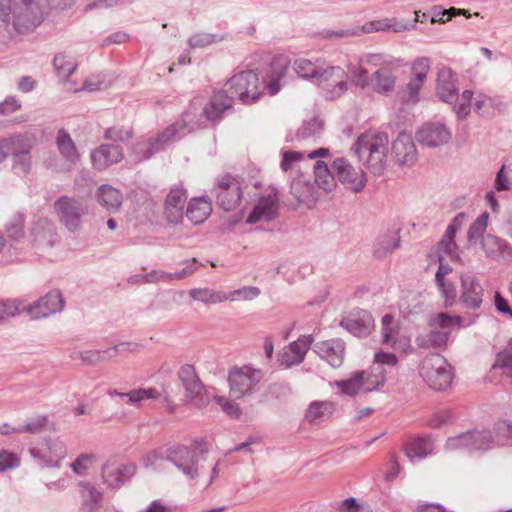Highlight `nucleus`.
I'll use <instances>...</instances> for the list:
<instances>
[{"instance_id":"1","label":"nucleus","mask_w":512,"mask_h":512,"mask_svg":"<svg viewBox=\"0 0 512 512\" xmlns=\"http://www.w3.org/2000/svg\"><path fill=\"white\" fill-rule=\"evenodd\" d=\"M225 89L213 92L210 101L205 105L203 114L208 121H219L225 111L232 109L234 99L243 104L256 102L262 94V83L253 70L241 71L228 79Z\"/></svg>"},{"instance_id":"2","label":"nucleus","mask_w":512,"mask_h":512,"mask_svg":"<svg viewBox=\"0 0 512 512\" xmlns=\"http://www.w3.org/2000/svg\"><path fill=\"white\" fill-rule=\"evenodd\" d=\"M388 144L386 133L368 131L357 138L351 150L359 161L366 160L367 168L373 175L379 176L386 169Z\"/></svg>"},{"instance_id":"3","label":"nucleus","mask_w":512,"mask_h":512,"mask_svg":"<svg viewBox=\"0 0 512 512\" xmlns=\"http://www.w3.org/2000/svg\"><path fill=\"white\" fill-rule=\"evenodd\" d=\"M46 13V0H14L13 26L18 33H27L42 23Z\"/></svg>"},{"instance_id":"4","label":"nucleus","mask_w":512,"mask_h":512,"mask_svg":"<svg viewBox=\"0 0 512 512\" xmlns=\"http://www.w3.org/2000/svg\"><path fill=\"white\" fill-rule=\"evenodd\" d=\"M419 374L428 386L437 391L447 389L453 379L452 368L440 354H430L419 365Z\"/></svg>"},{"instance_id":"5","label":"nucleus","mask_w":512,"mask_h":512,"mask_svg":"<svg viewBox=\"0 0 512 512\" xmlns=\"http://www.w3.org/2000/svg\"><path fill=\"white\" fill-rule=\"evenodd\" d=\"M53 208L59 223L70 233L81 230L83 219L89 213L88 205L84 201L66 195L59 197Z\"/></svg>"},{"instance_id":"6","label":"nucleus","mask_w":512,"mask_h":512,"mask_svg":"<svg viewBox=\"0 0 512 512\" xmlns=\"http://www.w3.org/2000/svg\"><path fill=\"white\" fill-rule=\"evenodd\" d=\"M263 373L251 366L234 368L230 371L228 382L230 395L235 399L250 396L262 380Z\"/></svg>"},{"instance_id":"7","label":"nucleus","mask_w":512,"mask_h":512,"mask_svg":"<svg viewBox=\"0 0 512 512\" xmlns=\"http://www.w3.org/2000/svg\"><path fill=\"white\" fill-rule=\"evenodd\" d=\"M445 448L449 451H487L493 449L492 431L490 429L464 432L446 441Z\"/></svg>"},{"instance_id":"8","label":"nucleus","mask_w":512,"mask_h":512,"mask_svg":"<svg viewBox=\"0 0 512 512\" xmlns=\"http://www.w3.org/2000/svg\"><path fill=\"white\" fill-rule=\"evenodd\" d=\"M243 192L239 179L226 174L218 179L211 191V196L216 199L217 205L225 211L235 210L242 198Z\"/></svg>"},{"instance_id":"9","label":"nucleus","mask_w":512,"mask_h":512,"mask_svg":"<svg viewBox=\"0 0 512 512\" xmlns=\"http://www.w3.org/2000/svg\"><path fill=\"white\" fill-rule=\"evenodd\" d=\"M165 458L171 462L183 475L194 480L200 475L198 454L196 448L186 445H176L166 450Z\"/></svg>"},{"instance_id":"10","label":"nucleus","mask_w":512,"mask_h":512,"mask_svg":"<svg viewBox=\"0 0 512 512\" xmlns=\"http://www.w3.org/2000/svg\"><path fill=\"white\" fill-rule=\"evenodd\" d=\"M194 128L195 125L191 124L190 113L185 112L180 120L166 127L156 137L150 138L154 151L157 153L163 151L171 142L181 139L187 133L193 131Z\"/></svg>"},{"instance_id":"11","label":"nucleus","mask_w":512,"mask_h":512,"mask_svg":"<svg viewBox=\"0 0 512 512\" xmlns=\"http://www.w3.org/2000/svg\"><path fill=\"white\" fill-rule=\"evenodd\" d=\"M332 169L338 181L345 188L357 193L365 187L367 180L364 171L362 169L356 170L347 159L336 158L332 162Z\"/></svg>"},{"instance_id":"12","label":"nucleus","mask_w":512,"mask_h":512,"mask_svg":"<svg viewBox=\"0 0 512 512\" xmlns=\"http://www.w3.org/2000/svg\"><path fill=\"white\" fill-rule=\"evenodd\" d=\"M340 326L356 337H366L374 328V319L368 311L356 308L342 317Z\"/></svg>"},{"instance_id":"13","label":"nucleus","mask_w":512,"mask_h":512,"mask_svg":"<svg viewBox=\"0 0 512 512\" xmlns=\"http://www.w3.org/2000/svg\"><path fill=\"white\" fill-rule=\"evenodd\" d=\"M461 295L460 303L463 307L477 310L483 302L484 289L475 275L470 273L461 274Z\"/></svg>"},{"instance_id":"14","label":"nucleus","mask_w":512,"mask_h":512,"mask_svg":"<svg viewBox=\"0 0 512 512\" xmlns=\"http://www.w3.org/2000/svg\"><path fill=\"white\" fill-rule=\"evenodd\" d=\"M278 191L272 189L268 195L259 198L258 203L254 206L246 219L247 224H254L258 221L270 222L278 215Z\"/></svg>"},{"instance_id":"15","label":"nucleus","mask_w":512,"mask_h":512,"mask_svg":"<svg viewBox=\"0 0 512 512\" xmlns=\"http://www.w3.org/2000/svg\"><path fill=\"white\" fill-rule=\"evenodd\" d=\"M64 303L60 291L52 290L29 306L27 311L33 319L46 318L62 311Z\"/></svg>"},{"instance_id":"16","label":"nucleus","mask_w":512,"mask_h":512,"mask_svg":"<svg viewBox=\"0 0 512 512\" xmlns=\"http://www.w3.org/2000/svg\"><path fill=\"white\" fill-rule=\"evenodd\" d=\"M345 349L346 344L340 338L320 341L313 346V351L333 368H338L343 364Z\"/></svg>"},{"instance_id":"17","label":"nucleus","mask_w":512,"mask_h":512,"mask_svg":"<svg viewBox=\"0 0 512 512\" xmlns=\"http://www.w3.org/2000/svg\"><path fill=\"white\" fill-rule=\"evenodd\" d=\"M417 141L426 147H438L449 142L450 131L441 123H426L416 133Z\"/></svg>"},{"instance_id":"18","label":"nucleus","mask_w":512,"mask_h":512,"mask_svg":"<svg viewBox=\"0 0 512 512\" xmlns=\"http://www.w3.org/2000/svg\"><path fill=\"white\" fill-rule=\"evenodd\" d=\"M436 93L443 102L448 104H452L459 100V92L456 87L455 75L450 68L445 66L438 68Z\"/></svg>"},{"instance_id":"19","label":"nucleus","mask_w":512,"mask_h":512,"mask_svg":"<svg viewBox=\"0 0 512 512\" xmlns=\"http://www.w3.org/2000/svg\"><path fill=\"white\" fill-rule=\"evenodd\" d=\"M392 156L399 165L411 166L416 162L417 150L409 134L401 132L393 141Z\"/></svg>"},{"instance_id":"20","label":"nucleus","mask_w":512,"mask_h":512,"mask_svg":"<svg viewBox=\"0 0 512 512\" xmlns=\"http://www.w3.org/2000/svg\"><path fill=\"white\" fill-rule=\"evenodd\" d=\"M123 156V148L117 144H102L90 154L94 168L99 171L120 162Z\"/></svg>"},{"instance_id":"21","label":"nucleus","mask_w":512,"mask_h":512,"mask_svg":"<svg viewBox=\"0 0 512 512\" xmlns=\"http://www.w3.org/2000/svg\"><path fill=\"white\" fill-rule=\"evenodd\" d=\"M138 348L137 343H120L106 350H87L79 352L81 360L88 365H96L106 360L116 357L118 354L130 351L134 352Z\"/></svg>"},{"instance_id":"22","label":"nucleus","mask_w":512,"mask_h":512,"mask_svg":"<svg viewBox=\"0 0 512 512\" xmlns=\"http://www.w3.org/2000/svg\"><path fill=\"white\" fill-rule=\"evenodd\" d=\"M312 343V335H302L296 341L291 342L281 355V364L289 368L302 363Z\"/></svg>"},{"instance_id":"23","label":"nucleus","mask_w":512,"mask_h":512,"mask_svg":"<svg viewBox=\"0 0 512 512\" xmlns=\"http://www.w3.org/2000/svg\"><path fill=\"white\" fill-rule=\"evenodd\" d=\"M186 200L187 195L183 188L174 187L170 190L166 197L164 207V214L169 223L178 224L181 222Z\"/></svg>"},{"instance_id":"24","label":"nucleus","mask_w":512,"mask_h":512,"mask_svg":"<svg viewBox=\"0 0 512 512\" xmlns=\"http://www.w3.org/2000/svg\"><path fill=\"white\" fill-rule=\"evenodd\" d=\"M135 472L132 464L116 466L114 461L108 460L102 467V478L111 488L119 487L125 483Z\"/></svg>"},{"instance_id":"25","label":"nucleus","mask_w":512,"mask_h":512,"mask_svg":"<svg viewBox=\"0 0 512 512\" xmlns=\"http://www.w3.org/2000/svg\"><path fill=\"white\" fill-rule=\"evenodd\" d=\"M31 234L34 245L42 248L52 247L58 239L56 225L47 218L39 219L34 224Z\"/></svg>"},{"instance_id":"26","label":"nucleus","mask_w":512,"mask_h":512,"mask_svg":"<svg viewBox=\"0 0 512 512\" xmlns=\"http://www.w3.org/2000/svg\"><path fill=\"white\" fill-rule=\"evenodd\" d=\"M290 193L298 204L311 208L318 199V192L313 182L305 177H298L291 182Z\"/></svg>"},{"instance_id":"27","label":"nucleus","mask_w":512,"mask_h":512,"mask_svg":"<svg viewBox=\"0 0 512 512\" xmlns=\"http://www.w3.org/2000/svg\"><path fill=\"white\" fill-rule=\"evenodd\" d=\"M35 140L28 134H17L0 141V148L8 156H17L24 153H29L33 148Z\"/></svg>"},{"instance_id":"28","label":"nucleus","mask_w":512,"mask_h":512,"mask_svg":"<svg viewBox=\"0 0 512 512\" xmlns=\"http://www.w3.org/2000/svg\"><path fill=\"white\" fill-rule=\"evenodd\" d=\"M430 330L417 336L416 344L424 349H443L446 347L450 335L449 329L434 327L429 321Z\"/></svg>"},{"instance_id":"29","label":"nucleus","mask_w":512,"mask_h":512,"mask_svg":"<svg viewBox=\"0 0 512 512\" xmlns=\"http://www.w3.org/2000/svg\"><path fill=\"white\" fill-rule=\"evenodd\" d=\"M322 129V121L314 117L309 121L303 122L302 126L297 130L295 136L291 138L287 137L286 141L295 143L297 146L306 142H315L320 137Z\"/></svg>"},{"instance_id":"30","label":"nucleus","mask_w":512,"mask_h":512,"mask_svg":"<svg viewBox=\"0 0 512 512\" xmlns=\"http://www.w3.org/2000/svg\"><path fill=\"white\" fill-rule=\"evenodd\" d=\"M56 145L69 168H72L79 160L80 155L69 133L60 129L56 136Z\"/></svg>"},{"instance_id":"31","label":"nucleus","mask_w":512,"mask_h":512,"mask_svg":"<svg viewBox=\"0 0 512 512\" xmlns=\"http://www.w3.org/2000/svg\"><path fill=\"white\" fill-rule=\"evenodd\" d=\"M482 249L486 256L493 260H498L504 256H512V247L505 240L492 234L483 237Z\"/></svg>"},{"instance_id":"32","label":"nucleus","mask_w":512,"mask_h":512,"mask_svg":"<svg viewBox=\"0 0 512 512\" xmlns=\"http://www.w3.org/2000/svg\"><path fill=\"white\" fill-rule=\"evenodd\" d=\"M314 185L326 192L332 191L336 187V175L331 167L322 161H316L314 165Z\"/></svg>"},{"instance_id":"33","label":"nucleus","mask_w":512,"mask_h":512,"mask_svg":"<svg viewBox=\"0 0 512 512\" xmlns=\"http://www.w3.org/2000/svg\"><path fill=\"white\" fill-rule=\"evenodd\" d=\"M212 210L211 202L205 197L191 199L187 205L186 216L194 224L204 222Z\"/></svg>"},{"instance_id":"34","label":"nucleus","mask_w":512,"mask_h":512,"mask_svg":"<svg viewBox=\"0 0 512 512\" xmlns=\"http://www.w3.org/2000/svg\"><path fill=\"white\" fill-rule=\"evenodd\" d=\"M370 82L377 93L388 94L394 89L395 76L391 69L382 67L372 74Z\"/></svg>"},{"instance_id":"35","label":"nucleus","mask_w":512,"mask_h":512,"mask_svg":"<svg viewBox=\"0 0 512 512\" xmlns=\"http://www.w3.org/2000/svg\"><path fill=\"white\" fill-rule=\"evenodd\" d=\"M82 497V512H95L102 501V493L89 483H80Z\"/></svg>"},{"instance_id":"36","label":"nucleus","mask_w":512,"mask_h":512,"mask_svg":"<svg viewBox=\"0 0 512 512\" xmlns=\"http://www.w3.org/2000/svg\"><path fill=\"white\" fill-rule=\"evenodd\" d=\"M400 246V236L398 232H391L379 236L374 246V256L378 259L385 258L394 249Z\"/></svg>"},{"instance_id":"37","label":"nucleus","mask_w":512,"mask_h":512,"mask_svg":"<svg viewBox=\"0 0 512 512\" xmlns=\"http://www.w3.org/2000/svg\"><path fill=\"white\" fill-rule=\"evenodd\" d=\"M108 394L110 396L127 398L128 403L131 405H139L144 400L156 399L159 396V392L155 388H139L125 393L117 390H109Z\"/></svg>"},{"instance_id":"38","label":"nucleus","mask_w":512,"mask_h":512,"mask_svg":"<svg viewBox=\"0 0 512 512\" xmlns=\"http://www.w3.org/2000/svg\"><path fill=\"white\" fill-rule=\"evenodd\" d=\"M373 32H377V27H376L375 21L365 23L361 27L339 29V30H325V31H323L322 35H323V38H325V39L334 40V39L358 36L361 33H373Z\"/></svg>"},{"instance_id":"39","label":"nucleus","mask_w":512,"mask_h":512,"mask_svg":"<svg viewBox=\"0 0 512 512\" xmlns=\"http://www.w3.org/2000/svg\"><path fill=\"white\" fill-rule=\"evenodd\" d=\"M363 372V387L364 392H371L379 390L385 383L384 370L380 365L372 366L370 371Z\"/></svg>"},{"instance_id":"40","label":"nucleus","mask_w":512,"mask_h":512,"mask_svg":"<svg viewBox=\"0 0 512 512\" xmlns=\"http://www.w3.org/2000/svg\"><path fill=\"white\" fill-rule=\"evenodd\" d=\"M97 196L101 205L112 210L118 209L122 202L120 191L110 185L99 187Z\"/></svg>"},{"instance_id":"41","label":"nucleus","mask_w":512,"mask_h":512,"mask_svg":"<svg viewBox=\"0 0 512 512\" xmlns=\"http://www.w3.org/2000/svg\"><path fill=\"white\" fill-rule=\"evenodd\" d=\"M345 78V71L339 66H318L314 81L323 89L328 86V82L333 83L336 79Z\"/></svg>"},{"instance_id":"42","label":"nucleus","mask_w":512,"mask_h":512,"mask_svg":"<svg viewBox=\"0 0 512 512\" xmlns=\"http://www.w3.org/2000/svg\"><path fill=\"white\" fill-rule=\"evenodd\" d=\"M432 452V443L429 438H414L405 448V453L410 459H423Z\"/></svg>"},{"instance_id":"43","label":"nucleus","mask_w":512,"mask_h":512,"mask_svg":"<svg viewBox=\"0 0 512 512\" xmlns=\"http://www.w3.org/2000/svg\"><path fill=\"white\" fill-rule=\"evenodd\" d=\"M492 442L494 448L497 446L512 445V424L499 421L492 429Z\"/></svg>"},{"instance_id":"44","label":"nucleus","mask_w":512,"mask_h":512,"mask_svg":"<svg viewBox=\"0 0 512 512\" xmlns=\"http://www.w3.org/2000/svg\"><path fill=\"white\" fill-rule=\"evenodd\" d=\"M186 401L196 408H203L209 404V396L202 382L195 384V387L185 388Z\"/></svg>"},{"instance_id":"45","label":"nucleus","mask_w":512,"mask_h":512,"mask_svg":"<svg viewBox=\"0 0 512 512\" xmlns=\"http://www.w3.org/2000/svg\"><path fill=\"white\" fill-rule=\"evenodd\" d=\"M457 231L458 230L456 228L449 224L444 235L436 246V250L443 252L447 257H450L451 259L457 256L455 253L457 245L454 240Z\"/></svg>"},{"instance_id":"46","label":"nucleus","mask_w":512,"mask_h":512,"mask_svg":"<svg viewBox=\"0 0 512 512\" xmlns=\"http://www.w3.org/2000/svg\"><path fill=\"white\" fill-rule=\"evenodd\" d=\"M332 406L333 405L330 402H312L306 411L305 417L312 424L319 423L322 421L326 413H331Z\"/></svg>"},{"instance_id":"47","label":"nucleus","mask_w":512,"mask_h":512,"mask_svg":"<svg viewBox=\"0 0 512 512\" xmlns=\"http://www.w3.org/2000/svg\"><path fill=\"white\" fill-rule=\"evenodd\" d=\"M54 69L59 77L67 80L77 69V64L72 62L65 54H57L53 59Z\"/></svg>"},{"instance_id":"48","label":"nucleus","mask_w":512,"mask_h":512,"mask_svg":"<svg viewBox=\"0 0 512 512\" xmlns=\"http://www.w3.org/2000/svg\"><path fill=\"white\" fill-rule=\"evenodd\" d=\"M189 295L192 299H194L196 301L203 302L205 304L219 303V302H222V301L228 299V297H226L225 294H223L222 292H215V291L207 289V288L192 289L189 291Z\"/></svg>"},{"instance_id":"49","label":"nucleus","mask_w":512,"mask_h":512,"mask_svg":"<svg viewBox=\"0 0 512 512\" xmlns=\"http://www.w3.org/2000/svg\"><path fill=\"white\" fill-rule=\"evenodd\" d=\"M363 372H355L352 377L346 380L339 381L338 387L343 394L354 396L362 390L363 387Z\"/></svg>"},{"instance_id":"50","label":"nucleus","mask_w":512,"mask_h":512,"mask_svg":"<svg viewBox=\"0 0 512 512\" xmlns=\"http://www.w3.org/2000/svg\"><path fill=\"white\" fill-rule=\"evenodd\" d=\"M155 153L157 152L154 151V146L150 138H148L138 141L132 147L131 157L135 162H142L144 160L151 158Z\"/></svg>"},{"instance_id":"51","label":"nucleus","mask_w":512,"mask_h":512,"mask_svg":"<svg viewBox=\"0 0 512 512\" xmlns=\"http://www.w3.org/2000/svg\"><path fill=\"white\" fill-rule=\"evenodd\" d=\"M489 213L483 212L477 219L470 225L468 230V241L476 243L480 238L483 239V234L488 225Z\"/></svg>"},{"instance_id":"52","label":"nucleus","mask_w":512,"mask_h":512,"mask_svg":"<svg viewBox=\"0 0 512 512\" xmlns=\"http://www.w3.org/2000/svg\"><path fill=\"white\" fill-rule=\"evenodd\" d=\"M24 215L14 214L6 224V233L11 240H18L24 235Z\"/></svg>"},{"instance_id":"53","label":"nucleus","mask_w":512,"mask_h":512,"mask_svg":"<svg viewBox=\"0 0 512 512\" xmlns=\"http://www.w3.org/2000/svg\"><path fill=\"white\" fill-rule=\"evenodd\" d=\"M318 66L305 58L296 59L293 63V69L296 74L303 79H314Z\"/></svg>"},{"instance_id":"54","label":"nucleus","mask_w":512,"mask_h":512,"mask_svg":"<svg viewBox=\"0 0 512 512\" xmlns=\"http://www.w3.org/2000/svg\"><path fill=\"white\" fill-rule=\"evenodd\" d=\"M463 317L461 316H450L448 313L441 312L431 318V323L434 327H441L442 329H449L453 325L464 326Z\"/></svg>"},{"instance_id":"55","label":"nucleus","mask_w":512,"mask_h":512,"mask_svg":"<svg viewBox=\"0 0 512 512\" xmlns=\"http://www.w3.org/2000/svg\"><path fill=\"white\" fill-rule=\"evenodd\" d=\"M47 416L38 415L27 421L24 426H21V433L38 434L48 429Z\"/></svg>"},{"instance_id":"56","label":"nucleus","mask_w":512,"mask_h":512,"mask_svg":"<svg viewBox=\"0 0 512 512\" xmlns=\"http://www.w3.org/2000/svg\"><path fill=\"white\" fill-rule=\"evenodd\" d=\"M214 400L221 407L222 411L232 419H239L242 411L237 403L225 396L215 395Z\"/></svg>"},{"instance_id":"57","label":"nucleus","mask_w":512,"mask_h":512,"mask_svg":"<svg viewBox=\"0 0 512 512\" xmlns=\"http://www.w3.org/2000/svg\"><path fill=\"white\" fill-rule=\"evenodd\" d=\"M12 160V169L15 174L26 176L30 173L32 167V158L30 152L13 156Z\"/></svg>"},{"instance_id":"58","label":"nucleus","mask_w":512,"mask_h":512,"mask_svg":"<svg viewBox=\"0 0 512 512\" xmlns=\"http://www.w3.org/2000/svg\"><path fill=\"white\" fill-rule=\"evenodd\" d=\"M472 96L473 92L471 90H465L461 96L459 95V100L451 104L458 118H465L470 113Z\"/></svg>"},{"instance_id":"59","label":"nucleus","mask_w":512,"mask_h":512,"mask_svg":"<svg viewBox=\"0 0 512 512\" xmlns=\"http://www.w3.org/2000/svg\"><path fill=\"white\" fill-rule=\"evenodd\" d=\"M103 137L109 141L125 143L132 138V130L125 127L114 126L107 128Z\"/></svg>"},{"instance_id":"60","label":"nucleus","mask_w":512,"mask_h":512,"mask_svg":"<svg viewBox=\"0 0 512 512\" xmlns=\"http://www.w3.org/2000/svg\"><path fill=\"white\" fill-rule=\"evenodd\" d=\"M447 15V20L451 19L452 17L458 16V15H466L469 16L468 10L459 9L455 7H451L449 9H442L441 7H435L433 10V15L431 17V22H445L444 16Z\"/></svg>"},{"instance_id":"61","label":"nucleus","mask_w":512,"mask_h":512,"mask_svg":"<svg viewBox=\"0 0 512 512\" xmlns=\"http://www.w3.org/2000/svg\"><path fill=\"white\" fill-rule=\"evenodd\" d=\"M47 446L50 454L54 457L49 461V466L57 467L59 465V461L63 459L66 455V447L59 440H49L47 441Z\"/></svg>"},{"instance_id":"62","label":"nucleus","mask_w":512,"mask_h":512,"mask_svg":"<svg viewBox=\"0 0 512 512\" xmlns=\"http://www.w3.org/2000/svg\"><path fill=\"white\" fill-rule=\"evenodd\" d=\"M20 465V458L14 452L0 450V473L17 468Z\"/></svg>"},{"instance_id":"63","label":"nucleus","mask_w":512,"mask_h":512,"mask_svg":"<svg viewBox=\"0 0 512 512\" xmlns=\"http://www.w3.org/2000/svg\"><path fill=\"white\" fill-rule=\"evenodd\" d=\"M179 378L184 388H187L189 386H192V388H194L195 384H199L201 382L192 365L182 366L181 369L179 370Z\"/></svg>"},{"instance_id":"64","label":"nucleus","mask_w":512,"mask_h":512,"mask_svg":"<svg viewBox=\"0 0 512 512\" xmlns=\"http://www.w3.org/2000/svg\"><path fill=\"white\" fill-rule=\"evenodd\" d=\"M394 317L391 314H386L382 318V334H383V342L385 344H394L395 343V328L393 327Z\"/></svg>"}]
</instances>
